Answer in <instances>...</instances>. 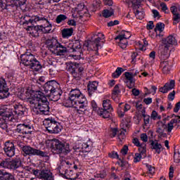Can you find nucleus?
<instances>
[{"instance_id": "19", "label": "nucleus", "mask_w": 180, "mask_h": 180, "mask_svg": "<svg viewBox=\"0 0 180 180\" xmlns=\"http://www.w3.org/2000/svg\"><path fill=\"white\" fill-rule=\"evenodd\" d=\"M149 142L150 143L151 150H155L157 154H161V152L164 150L162 145L158 143L157 140H150Z\"/></svg>"}, {"instance_id": "11", "label": "nucleus", "mask_w": 180, "mask_h": 180, "mask_svg": "<svg viewBox=\"0 0 180 180\" xmlns=\"http://www.w3.org/2000/svg\"><path fill=\"white\" fill-rule=\"evenodd\" d=\"M15 131L23 136L26 134H32L34 131V127L32 124L23 123L17 125Z\"/></svg>"}, {"instance_id": "20", "label": "nucleus", "mask_w": 180, "mask_h": 180, "mask_svg": "<svg viewBox=\"0 0 180 180\" xmlns=\"http://www.w3.org/2000/svg\"><path fill=\"white\" fill-rule=\"evenodd\" d=\"M21 166L22 160H20V158H15L11 160H9V169H13V171H15V169L20 168Z\"/></svg>"}, {"instance_id": "27", "label": "nucleus", "mask_w": 180, "mask_h": 180, "mask_svg": "<svg viewBox=\"0 0 180 180\" xmlns=\"http://www.w3.org/2000/svg\"><path fill=\"white\" fill-rule=\"evenodd\" d=\"M160 68H162L163 74H169V71H171L169 62H168V60L162 61L160 63Z\"/></svg>"}, {"instance_id": "3", "label": "nucleus", "mask_w": 180, "mask_h": 180, "mask_svg": "<svg viewBox=\"0 0 180 180\" xmlns=\"http://www.w3.org/2000/svg\"><path fill=\"white\" fill-rule=\"evenodd\" d=\"M21 63L30 70L38 72L43 68L41 63L39 61L34 55L30 52H25L20 56Z\"/></svg>"}, {"instance_id": "24", "label": "nucleus", "mask_w": 180, "mask_h": 180, "mask_svg": "<svg viewBox=\"0 0 180 180\" xmlns=\"http://www.w3.org/2000/svg\"><path fill=\"white\" fill-rule=\"evenodd\" d=\"M61 175H63V177L65 178V179H70V180L78 179V174H76V176H74V172L72 170H68V169H65V172L61 173Z\"/></svg>"}, {"instance_id": "17", "label": "nucleus", "mask_w": 180, "mask_h": 180, "mask_svg": "<svg viewBox=\"0 0 180 180\" xmlns=\"http://www.w3.org/2000/svg\"><path fill=\"white\" fill-rule=\"evenodd\" d=\"M127 39H129V37H127V36H126V33H123L122 32V34L117 35L115 37V40H120L119 41V46L120 47H121V49H126V47H127Z\"/></svg>"}, {"instance_id": "23", "label": "nucleus", "mask_w": 180, "mask_h": 180, "mask_svg": "<svg viewBox=\"0 0 180 180\" xmlns=\"http://www.w3.org/2000/svg\"><path fill=\"white\" fill-rule=\"evenodd\" d=\"M27 30L31 31L30 34H32L33 37H39V36H40V33H41L40 25L28 26Z\"/></svg>"}, {"instance_id": "61", "label": "nucleus", "mask_w": 180, "mask_h": 180, "mask_svg": "<svg viewBox=\"0 0 180 180\" xmlns=\"http://www.w3.org/2000/svg\"><path fill=\"white\" fill-rule=\"evenodd\" d=\"M170 11L173 15H176L178 13V7L172 6L170 7Z\"/></svg>"}, {"instance_id": "15", "label": "nucleus", "mask_w": 180, "mask_h": 180, "mask_svg": "<svg viewBox=\"0 0 180 180\" xmlns=\"http://www.w3.org/2000/svg\"><path fill=\"white\" fill-rule=\"evenodd\" d=\"M22 25H29V23H31V25H34V23H37V22H40V20H46L47 21V17H40V16H34L29 17L28 15H24L22 17Z\"/></svg>"}, {"instance_id": "6", "label": "nucleus", "mask_w": 180, "mask_h": 180, "mask_svg": "<svg viewBox=\"0 0 180 180\" xmlns=\"http://www.w3.org/2000/svg\"><path fill=\"white\" fill-rule=\"evenodd\" d=\"M48 141L50 148L55 154H64V155H67V154L71 153L70 144L67 143H63L58 139H53Z\"/></svg>"}, {"instance_id": "42", "label": "nucleus", "mask_w": 180, "mask_h": 180, "mask_svg": "<svg viewBox=\"0 0 180 180\" xmlns=\"http://www.w3.org/2000/svg\"><path fill=\"white\" fill-rule=\"evenodd\" d=\"M80 145L82 146V153H84V151H85V153H89V151H91V146H89V145H88V143H80Z\"/></svg>"}, {"instance_id": "38", "label": "nucleus", "mask_w": 180, "mask_h": 180, "mask_svg": "<svg viewBox=\"0 0 180 180\" xmlns=\"http://www.w3.org/2000/svg\"><path fill=\"white\" fill-rule=\"evenodd\" d=\"M165 130L162 129V128L161 127H158L156 130V133H158V137L159 139H162V137L165 138V139H167V133H165L164 132Z\"/></svg>"}, {"instance_id": "4", "label": "nucleus", "mask_w": 180, "mask_h": 180, "mask_svg": "<svg viewBox=\"0 0 180 180\" xmlns=\"http://www.w3.org/2000/svg\"><path fill=\"white\" fill-rule=\"evenodd\" d=\"M43 89L46 94V96H49L51 101L57 102L60 99L61 94H60V84L56 80H51L44 84Z\"/></svg>"}, {"instance_id": "8", "label": "nucleus", "mask_w": 180, "mask_h": 180, "mask_svg": "<svg viewBox=\"0 0 180 180\" xmlns=\"http://www.w3.org/2000/svg\"><path fill=\"white\" fill-rule=\"evenodd\" d=\"M68 72L71 74L74 79L79 81L82 77V72H84V68L81 67V65L77 63H70L67 65Z\"/></svg>"}, {"instance_id": "54", "label": "nucleus", "mask_w": 180, "mask_h": 180, "mask_svg": "<svg viewBox=\"0 0 180 180\" xmlns=\"http://www.w3.org/2000/svg\"><path fill=\"white\" fill-rule=\"evenodd\" d=\"M172 130H174V124L170 121L167 124V134H169V133H171Z\"/></svg>"}, {"instance_id": "34", "label": "nucleus", "mask_w": 180, "mask_h": 180, "mask_svg": "<svg viewBox=\"0 0 180 180\" xmlns=\"http://www.w3.org/2000/svg\"><path fill=\"white\" fill-rule=\"evenodd\" d=\"M103 109L113 110V108H112V103L110 102V100L106 99L103 101Z\"/></svg>"}, {"instance_id": "49", "label": "nucleus", "mask_w": 180, "mask_h": 180, "mask_svg": "<svg viewBox=\"0 0 180 180\" xmlns=\"http://www.w3.org/2000/svg\"><path fill=\"white\" fill-rule=\"evenodd\" d=\"M174 22L173 25H176L177 23H179L180 22V14L179 13H177V14H174L172 18Z\"/></svg>"}, {"instance_id": "28", "label": "nucleus", "mask_w": 180, "mask_h": 180, "mask_svg": "<svg viewBox=\"0 0 180 180\" xmlns=\"http://www.w3.org/2000/svg\"><path fill=\"white\" fill-rule=\"evenodd\" d=\"M81 47V44L79 43V41H77L72 46V53H76V56H81V52L82 51Z\"/></svg>"}, {"instance_id": "13", "label": "nucleus", "mask_w": 180, "mask_h": 180, "mask_svg": "<svg viewBox=\"0 0 180 180\" xmlns=\"http://www.w3.org/2000/svg\"><path fill=\"white\" fill-rule=\"evenodd\" d=\"M4 151V154L12 158V157L15 156L16 148L15 147V143L11 141H7L4 143V146L3 148Z\"/></svg>"}, {"instance_id": "51", "label": "nucleus", "mask_w": 180, "mask_h": 180, "mask_svg": "<svg viewBox=\"0 0 180 180\" xmlns=\"http://www.w3.org/2000/svg\"><path fill=\"white\" fill-rule=\"evenodd\" d=\"M146 167L148 168L149 174H150L151 175H154L155 172V168L148 164H146Z\"/></svg>"}, {"instance_id": "46", "label": "nucleus", "mask_w": 180, "mask_h": 180, "mask_svg": "<svg viewBox=\"0 0 180 180\" xmlns=\"http://www.w3.org/2000/svg\"><path fill=\"white\" fill-rule=\"evenodd\" d=\"M70 165H72L71 163H70L69 161H65L62 162V165L60 166V172L64 169L65 168H70Z\"/></svg>"}, {"instance_id": "64", "label": "nucleus", "mask_w": 180, "mask_h": 180, "mask_svg": "<svg viewBox=\"0 0 180 180\" xmlns=\"http://www.w3.org/2000/svg\"><path fill=\"white\" fill-rule=\"evenodd\" d=\"M146 29L148 30H153V29H154V22L149 21L148 24L146 25Z\"/></svg>"}, {"instance_id": "56", "label": "nucleus", "mask_w": 180, "mask_h": 180, "mask_svg": "<svg viewBox=\"0 0 180 180\" xmlns=\"http://www.w3.org/2000/svg\"><path fill=\"white\" fill-rule=\"evenodd\" d=\"M119 20H115L114 21H110L109 22H108L107 26H108V27H112V26H116L117 25H119Z\"/></svg>"}, {"instance_id": "1", "label": "nucleus", "mask_w": 180, "mask_h": 180, "mask_svg": "<svg viewBox=\"0 0 180 180\" xmlns=\"http://www.w3.org/2000/svg\"><path fill=\"white\" fill-rule=\"evenodd\" d=\"M30 104L34 115H49L50 113V103L46 94L42 91H32Z\"/></svg>"}, {"instance_id": "30", "label": "nucleus", "mask_w": 180, "mask_h": 180, "mask_svg": "<svg viewBox=\"0 0 180 180\" xmlns=\"http://www.w3.org/2000/svg\"><path fill=\"white\" fill-rule=\"evenodd\" d=\"M101 40H102V38H101V37H98L97 38H96L95 39H94V46H93V49H92V50L94 51H96L95 52V54L96 55V56H98V54H99V53L98 52V50H99V47H101V44H99V43L101 42Z\"/></svg>"}, {"instance_id": "2", "label": "nucleus", "mask_w": 180, "mask_h": 180, "mask_svg": "<svg viewBox=\"0 0 180 180\" xmlns=\"http://www.w3.org/2000/svg\"><path fill=\"white\" fill-rule=\"evenodd\" d=\"M66 108H75L77 109V113L85 112L88 110V101L79 89H72L69 94V98L65 103Z\"/></svg>"}, {"instance_id": "29", "label": "nucleus", "mask_w": 180, "mask_h": 180, "mask_svg": "<svg viewBox=\"0 0 180 180\" xmlns=\"http://www.w3.org/2000/svg\"><path fill=\"white\" fill-rule=\"evenodd\" d=\"M72 33H74V28H64L62 30V37H63V39H68V37L72 36Z\"/></svg>"}, {"instance_id": "48", "label": "nucleus", "mask_w": 180, "mask_h": 180, "mask_svg": "<svg viewBox=\"0 0 180 180\" xmlns=\"http://www.w3.org/2000/svg\"><path fill=\"white\" fill-rule=\"evenodd\" d=\"M141 158H143V155L141 153H135V156L134 158V162L137 163L141 161Z\"/></svg>"}, {"instance_id": "21", "label": "nucleus", "mask_w": 180, "mask_h": 180, "mask_svg": "<svg viewBox=\"0 0 180 180\" xmlns=\"http://www.w3.org/2000/svg\"><path fill=\"white\" fill-rule=\"evenodd\" d=\"M116 134H118L117 137L120 141H122L124 139V132L123 131H119L117 128H111L110 137L113 139V137H116Z\"/></svg>"}, {"instance_id": "59", "label": "nucleus", "mask_w": 180, "mask_h": 180, "mask_svg": "<svg viewBox=\"0 0 180 180\" xmlns=\"http://www.w3.org/2000/svg\"><path fill=\"white\" fill-rule=\"evenodd\" d=\"M132 143L136 146V147H141V146H143L144 143H140V141H139V139L134 138L133 139Z\"/></svg>"}, {"instance_id": "5", "label": "nucleus", "mask_w": 180, "mask_h": 180, "mask_svg": "<svg viewBox=\"0 0 180 180\" xmlns=\"http://www.w3.org/2000/svg\"><path fill=\"white\" fill-rule=\"evenodd\" d=\"M45 44L46 46V49H48L52 54L63 56V54L68 53L67 47L58 42V40L54 37L46 39L45 41Z\"/></svg>"}, {"instance_id": "16", "label": "nucleus", "mask_w": 180, "mask_h": 180, "mask_svg": "<svg viewBox=\"0 0 180 180\" xmlns=\"http://www.w3.org/2000/svg\"><path fill=\"white\" fill-rule=\"evenodd\" d=\"M14 110L13 111V113L15 117H22V116H25V114L26 113V111L27 110V108H26V106L18 103L17 104H15L13 105Z\"/></svg>"}, {"instance_id": "39", "label": "nucleus", "mask_w": 180, "mask_h": 180, "mask_svg": "<svg viewBox=\"0 0 180 180\" xmlns=\"http://www.w3.org/2000/svg\"><path fill=\"white\" fill-rule=\"evenodd\" d=\"M165 27V24L162 22H158L155 27V32H157L158 30L160 33H162V32H164Z\"/></svg>"}, {"instance_id": "22", "label": "nucleus", "mask_w": 180, "mask_h": 180, "mask_svg": "<svg viewBox=\"0 0 180 180\" xmlns=\"http://www.w3.org/2000/svg\"><path fill=\"white\" fill-rule=\"evenodd\" d=\"M98 83L96 81H89L87 84V91L89 96H92V94L98 89Z\"/></svg>"}, {"instance_id": "35", "label": "nucleus", "mask_w": 180, "mask_h": 180, "mask_svg": "<svg viewBox=\"0 0 180 180\" xmlns=\"http://www.w3.org/2000/svg\"><path fill=\"white\" fill-rule=\"evenodd\" d=\"M124 72V69L123 68H117L115 72L112 73V78H119L120 75H122V72Z\"/></svg>"}, {"instance_id": "37", "label": "nucleus", "mask_w": 180, "mask_h": 180, "mask_svg": "<svg viewBox=\"0 0 180 180\" xmlns=\"http://www.w3.org/2000/svg\"><path fill=\"white\" fill-rule=\"evenodd\" d=\"M67 15L64 14L58 15L56 18V22L58 25H60V23H63L65 20H67Z\"/></svg>"}, {"instance_id": "63", "label": "nucleus", "mask_w": 180, "mask_h": 180, "mask_svg": "<svg viewBox=\"0 0 180 180\" xmlns=\"http://www.w3.org/2000/svg\"><path fill=\"white\" fill-rule=\"evenodd\" d=\"M152 13L153 14V18H158L160 19L161 18V15H160V12L158 11L153 9L152 10Z\"/></svg>"}, {"instance_id": "18", "label": "nucleus", "mask_w": 180, "mask_h": 180, "mask_svg": "<svg viewBox=\"0 0 180 180\" xmlns=\"http://www.w3.org/2000/svg\"><path fill=\"white\" fill-rule=\"evenodd\" d=\"M0 116H1V117H5L6 119H13V117H15L13 110L6 107H3L0 109Z\"/></svg>"}, {"instance_id": "31", "label": "nucleus", "mask_w": 180, "mask_h": 180, "mask_svg": "<svg viewBox=\"0 0 180 180\" xmlns=\"http://www.w3.org/2000/svg\"><path fill=\"white\" fill-rule=\"evenodd\" d=\"M125 78L130 84H133L136 82V79H134V77H136V74H133V72H124Z\"/></svg>"}, {"instance_id": "52", "label": "nucleus", "mask_w": 180, "mask_h": 180, "mask_svg": "<svg viewBox=\"0 0 180 180\" xmlns=\"http://www.w3.org/2000/svg\"><path fill=\"white\" fill-rule=\"evenodd\" d=\"M174 162H176V164H179L180 162V153L179 152H174Z\"/></svg>"}, {"instance_id": "40", "label": "nucleus", "mask_w": 180, "mask_h": 180, "mask_svg": "<svg viewBox=\"0 0 180 180\" xmlns=\"http://www.w3.org/2000/svg\"><path fill=\"white\" fill-rule=\"evenodd\" d=\"M115 11H113V10H108V9H105L103 11L102 15L103 16V18H110V16H112V15H114Z\"/></svg>"}, {"instance_id": "12", "label": "nucleus", "mask_w": 180, "mask_h": 180, "mask_svg": "<svg viewBox=\"0 0 180 180\" xmlns=\"http://www.w3.org/2000/svg\"><path fill=\"white\" fill-rule=\"evenodd\" d=\"M32 173L39 179L54 180L53 173L49 170L32 169Z\"/></svg>"}, {"instance_id": "45", "label": "nucleus", "mask_w": 180, "mask_h": 180, "mask_svg": "<svg viewBox=\"0 0 180 180\" xmlns=\"http://www.w3.org/2000/svg\"><path fill=\"white\" fill-rule=\"evenodd\" d=\"M94 9H101V6L102 5V1L101 0H95L93 1Z\"/></svg>"}, {"instance_id": "7", "label": "nucleus", "mask_w": 180, "mask_h": 180, "mask_svg": "<svg viewBox=\"0 0 180 180\" xmlns=\"http://www.w3.org/2000/svg\"><path fill=\"white\" fill-rule=\"evenodd\" d=\"M44 126L51 134H58L63 129L61 124L51 117L44 120Z\"/></svg>"}, {"instance_id": "60", "label": "nucleus", "mask_w": 180, "mask_h": 180, "mask_svg": "<svg viewBox=\"0 0 180 180\" xmlns=\"http://www.w3.org/2000/svg\"><path fill=\"white\" fill-rule=\"evenodd\" d=\"M108 156L110 158H117V160H119V155L115 151H112V153H109Z\"/></svg>"}, {"instance_id": "14", "label": "nucleus", "mask_w": 180, "mask_h": 180, "mask_svg": "<svg viewBox=\"0 0 180 180\" xmlns=\"http://www.w3.org/2000/svg\"><path fill=\"white\" fill-rule=\"evenodd\" d=\"M9 88L6 84V80L4 77L0 78V99H5L9 98Z\"/></svg>"}, {"instance_id": "55", "label": "nucleus", "mask_w": 180, "mask_h": 180, "mask_svg": "<svg viewBox=\"0 0 180 180\" xmlns=\"http://www.w3.org/2000/svg\"><path fill=\"white\" fill-rule=\"evenodd\" d=\"M143 122H144L145 126H147V124H150V115L143 114Z\"/></svg>"}, {"instance_id": "53", "label": "nucleus", "mask_w": 180, "mask_h": 180, "mask_svg": "<svg viewBox=\"0 0 180 180\" xmlns=\"http://www.w3.org/2000/svg\"><path fill=\"white\" fill-rule=\"evenodd\" d=\"M73 150H75V151H79V153H81V151L82 152V146H81V143H79V142L77 143L73 146Z\"/></svg>"}, {"instance_id": "25", "label": "nucleus", "mask_w": 180, "mask_h": 180, "mask_svg": "<svg viewBox=\"0 0 180 180\" xmlns=\"http://www.w3.org/2000/svg\"><path fill=\"white\" fill-rule=\"evenodd\" d=\"M113 112V110H110L105 108H98L97 110L98 115L103 119H109V117H110V112Z\"/></svg>"}, {"instance_id": "43", "label": "nucleus", "mask_w": 180, "mask_h": 180, "mask_svg": "<svg viewBox=\"0 0 180 180\" xmlns=\"http://www.w3.org/2000/svg\"><path fill=\"white\" fill-rule=\"evenodd\" d=\"M165 86L169 91H172V89L175 88V80H171L169 83H165Z\"/></svg>"}, {"instance_id": "58", "label": "nucleus", "mask_w": 180, "mask_h": 180, "mask_svg": "<svg viewBox=\"0 0 180 180\" xmlns=\"http://www.w3.org/2000/svg\"><path fill=\"white\" fill-rule=\"evenodd\" d=\"M127 151H129V146H127V145H125L121 149V153L122 154V155H126L127 154Z\"/></svg>"}, {"instance_id": "36", "label": "nucleus", "mask_w": 180, "mask_h": 180, "mask_svg": "<svg viewBox=\"0 0 180 180\" xmlns=\"http://www.w3.org/2000/svg\"><path fill=\"white\" fill-rule=\"evenodd\" d=\"M139 154L143 157V158H146L147 153V148L146 144L141 145L139 148Z\"/></svg>"}, {"instance_id": "62", "label": "nucleus", "mask_w": 180, "mask_h": 180, "mask_svg": "<svg viewBox=\"0 0 180 180\" xmlns=\"http://www.w3.org/2000/svg\"><path fill=\"white\" fill-rule=\"evenodd\" d=\"M167 98L169 101H174L175 99V91H172L169 94Z\"/></svg>"}, {"instance_id": "10", "label": "nucleus", "mask_w": 180, "mask_h": 180, "mask_svg": "<svg viewBox=\"0 0 180 180\" xmlns=\"http://www.w3.org/2000/svg\"><path fill=\"white\" fill-rule=\"evenodd\" d=\"M22 153H24L25 157L27 155H29V157H33L34 155L43 158L49 157V155L46 153V152L36 149L30 146H24L22 147Z\"/></svg>"}, {"instance_id": "50", "label": "nucleus", "mask_w": 180, "mask_h": 180, "mask_svg": "<svg viewBox=\"0 0 180 180\" xmlns=\"http://www.w3.org/2000/svg\"><path fill=\"white\" fill-rule=\"evenodd\" d=\"M0 167H2V168H8V169H9V160H2L0 162Z\"/></svg>"}, {"instance_id": "33", "label": "nucleus", "mask_w": 180, "mask_h": 180, "mask_svg": "<svg viewBox=\"0 0 180 180\" xmlns=\"http://www.w3.org/2000/svg\"><path fill=\"white\" fill-rule=\"evenodd\" d=\"M143 0H131V4H132L131 8L133 11L139 9L141 6V3Z\"/></svg>"}, {"instance_id": "44", "label": "nucleus", "mask_w": 180, "mask_h": 180, "mask_svg": "<svg viewBox=\"0 0 180 180\" xmlns=\"http://www.w3.org/2000/svg\"><path fill=\"white\" fill-rule=\"evenodd\" d=\"M0 127L3 130H6V129H8V124L6 123L5 119L2 117H0Z\"/></svg>"}, {"instance_id": "57", "label": "nucleus", "mask_w": 180, "mask_h": 180, "mask_svg": "<svg viewBox=\"0 0 180 180\" xmlns=\"http://www.w3.org/2000/svg\"><path fill=\"white\" fill-rule=\"evenodd\" d=\"M141 140L143 141V143H147L148 141V136H147V134L143 133L141 134Z\"/></svg>"}, {"instance_id": "26", "label": "nucleus", "mask_w": 180, "mask_h": 180, "mask_svg": "<svg viewBox=\"0 0 180 180\" xmlns=\"http://www.w3.org/2000/svg\"><path fill=\"white\" fill-rule=\"evenodd\" d=\"M42 22H46V23H48L46 26L39 25L41 27V32L44 33V34H47V33H53V31L51 30V27H53V25L50 23L49 20H42Z\"/></svg>"}, {"instance_id": "32", "label": "nucleus", "mask_w": 180, "mask_h": 180, "mask_svg": "<svg viewBox=\"0 0 180 180\" xmlns=\"http://www.w3.org/2000/svg\"><path fill=\"white\" fill-rule=\"evenodd\" d=\"M134 13L136 19H139V20L144 19L145 14L143 10L139 11V8H137L136 10L134 11Z\"/></svg>"}, {"instance_id": "41", "label": "nucleus", "mask_w": 180, "mask_h": 180, "mask_svg": "<svg viewBox=\"0 0 180 180\" xmlns=\"http://www.w3.org/2000/svg\"><path fill=\"white\" fill-rule=\"evenodd\" d=\"M1 180H15V176L12 174L5 171Z\"/></svg>"}, {"instance_id": "47", "label": "nucleus", "mask_w": 180, "mask_h": 180, "mask_svg": "<svg viewBox=\"0 0 180 180\" xmlns=\"http://www.w3.org/2000/svg\"><path fill=\"white\" fill-rule=\"evenodd\" d=\"M121 91L119 88V84H116L112 90V95L113 96H117L119 94H120Z\"/></svg>"}, {"instance_id": "9", "label": "nucleus", "mask_w": 180, "mask_h": 180, "mask_svg": "<svg viewBox=\"0 0 180 180\" xmlns=\"http://www.w3.org/2000/svg\"><path fill=\"white\" fill-rule=\"evenodd\" d=\"M163 43L165 44V49H163V51H162L160 52V58H162V60H167L168 57H169L167 51L169 47H171V46H176L178 42L176 41L175 37L169 35L166 39H165V40H163Z\"/></svg>"}]
</instances>
